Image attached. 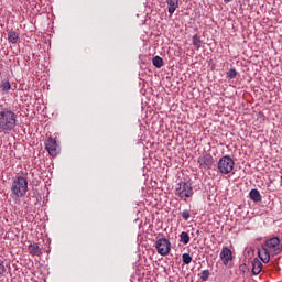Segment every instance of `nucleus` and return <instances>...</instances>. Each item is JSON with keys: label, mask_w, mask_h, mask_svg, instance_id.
Returning <instances> with one entry per match:
<instances>
[{"label": "nucleus", "mask_w": 282, "mask_h": 282, "mask_svg": "<svg viewBox=\"0 0 282 282\" xmlns=\"http://www.w3.org/2000/svg\"><path fill=\"white\" fill-rule=\"evenodd\" d=\"M282 246L279 237L268 239L260 249H258V256L262 263H270V257H276L281 254Z\"/></svg>", "instance_id": "nucleus-1"}, {"label": "nucleus", "mask_w": 282, "mask_h": 282, "mask_svg": "<svg viewBox=\"0 0 282 282\" xmlns=\"http://www.w3.org/2000/svg\"><path fill=\"white\" fill-rule=\"evenodd\" d=\"M17 127V113L12 110L0 111V133H10Z\"/></svg>", "instance_id": "nucleus-2"}, {"label": "nucleus", "mask_w": 282, "mask_h": 282, "mask_svg": "<svg viewBox=\"0 0 282 282\" xmlns=\"http://www.w3.org/2000/svg\"><path fill=\"white\" fill-rule=\"evenodd\" d=\"M11 193L17 199L25 197V195L28 194V178L23 176H17L13 180Z\"/></svg>", "instance_id": "nucleus-3"}, {"label": "nucleus", "mask_w": 282, "mask_h": 282, "mask_svg": "<svg viewBox=\"0 0 282 282\" xmlns=\"http://www.w3.org/2000/svg\"><path fill=\"white\" fill-rule=\"evenodd\" d=\"M175 195L178 197V199L186 202L189 199V197H193V184H191V182L178 183L175 189Z\"/></svg>", "instance_id": "nucleus-4"}, {"label": "nucleus", "mask_w": 282, "mask_h": 282, "mask_svg": "<svg viewBox=\"0 0 282 282\" xmlns=\"http://www.w3.org/2000/svg\"><path fill=\"white\" fill-rule=\"evenodd\" d=\"M218 171L223 175H228L231 171H235V160L228 155L223 156L218 162Z\"/></svg>", "instance_id": "nucleus-5"}, {"label": "nucleus", "mask_w": 282, "mask_h": 282, "mask_svg": "<svg viewBox=\"0 0 282 282\" xmlns=\"http://www.w3.org/2000/svg\"><path fill=\"white\" fill-rule=\"evenodd\" d=\"M45 149L52 158H56L58 153H61V145L58 144V141H56V138L48 137L45 141Z\"/></svg>", "instance_id": "nucleus-6"}, {"label": "nucleus", "mask_w": 282, "mask_h": 282, "mask_svg": "<svg viewBox=\"0 0 282 282\" xmlns=\"http://www.w3.org/2000/svg\"><path fill=\"white\" fill-rule=\"evenodd\" d=\"M155 248L159 254L166 257L171 252V241L166 238H161L156 241Z\"/></svg>", "instance_id": "nucleus-7"}, {"label": "nucleus", "mask_w": 282, "mask_h": 282, "mask_svg": "<svg viewBox=\"0 0 282 282\" xmlns=\"http://www.w3.org/2000/svg\"><path fill=\"white\" fill-rule=\"evenodd\" d=\"M198 164L200 169H212L213 164H215V158L208 153H205L198 158Z\"/></svg>", "instance_id": "nucleus-8"}, {"label": "nucleus", "mask_w": 282, "mask_h": 282, "mask_svg": "<svg viewBox=\"0 0 282 282\" xmlns=\"http://www.w3.org/2000/svg\"><path fill=\"white\" fill-rule=\"evenodd\" d=\"M220 260L223 261L224 265H228L230 261H232V250L228 247H223L220 251Z\"/></svg>", "instance_id": "nucleus-9"}, {"label": "nucleus", "mask_w": 282, "mask_h": 282, "mask_svg": "<svg viewBox=\"0 0 282 282\" xmlns=\"http://www.w3.org/2000/svg\"><path fill=\"white\" fill-rule=\"evenodd\" d=\"M28 250L31 257H41V254H43V251L41 250V247H39L37 243L29 245Z\"/></svg>", "instance_id": "nucleus-10"}, {"label": "nucleus", "mask_w": 282, "mask_h": 282, "mask_svg": "<svg viewBox=\"0 0 282 282\" xmlns=\"http://www.w3.org/2000/svg\"><path fill=\"white\" fill-rule=\"evenodd\" d=\"M263 270V263L260 262L259 259H253L252 261V272L253 274H261V271Z\"/></svg>", "instance_id": "nucleus-11"}, {"label": "nucleus", "mask_w": 282, "mask_h": 282, "mask_svg": "<svg viewBox=\"0 0 282 282\" xmlns=\"http://www.w3.org/2000/svg\"><path fill=\"white\" fill-rule=\"evenodd\" d=\"M176 8H180V0H167V12L170 14H173Z\"/></svg>", "instance_id": "nucleus-12"}, {"label": "nucleus", "mask_w": 282, "mask_h": 282, "mask_svg": "<svg viewBox=\"0 0 282 282\" xmlns=\"http://www.w3.org/2000/svg\"><path fill=\"white\" fill-rule=\"evenodd\" d=\"M0 89L1 91H3L4 94H8V91H10V89H12L14 91V89H17V86H14L12 88V84H10L9 80L7 82H2L1 85H0Z\"/></svg>", "instance_id": "nucleus-13"}, {"label": "nucleus", "mask_w": 282, "mask_h": 282, "mask_svg": "<svg viewBox=\"0 0 282 282\" xmlns=\"http://www.w3.org/2000/svg\"><path fill=\"white\" fill-rule=\"evenodd\" d=\"M8 41L9 43L15 44L19 41V33L17 31H9L8 32Z\"/></svg>", "instance_id": "nucleus-14"}, {"label": "nucleus", "mask_w": 282, "mask_h": 282, "mask_svg": "<svg viewBox=\"0 0 282 282\" xmlns=\"http://www.w3.org/2000/svg\"><path fill=\"white\" fill-rule=\"evenodd\" d=\"M152 65L160 69L161 67H164V59H162L160 56H155L152 58Z\"/></svg>", "instance_id": "nucleus-15"}, {"label": "nucleus", "mask_w": 282, "mask_h": 282, "mask_svg": "<svg viewBox=\"0 0 282 282\" xmlns=\"http://www.w3.org/2000/svg\"><path fill=\"white\" fill-rule=\"evenodd\" d=\"M249 197L253 202H261V193H259L258 189H251L249 193Z\"/></svg>", "instance_id": "nucleus-16"}, {"label": "nucleus", "mask_w": 282, "mask_h": 282, "mask_svg": "<svg viewBox=\"0 0 282 282\" xmlns=\"http://www.w3.org/2000/svg\"><path fill=\"white\" fill-rule=\"evenodd\" d=\"M191 242V236H188V232L182 231L181 232V243H184V246H188Z\"/></svg>", "instance_id": "nucleus-17"}, {"label": "nucleus", "mask_w": 282, "mask_h": 282, "mask_svg": "<svg viewBox=\"0 0 282 282\" xmlns=\"http://www.w3.org/2000/svg\"><path fill=\"white\" fill-rule=\"evenodd\" d=\"M192 44L194 45V47H196V50H199V47H202V40L199 39V35L195 34L193 36Z\"/></svg>", "instance_id": "nucleus-18"}, {"label": "nucleus", "mask_w": 282, "mask_h": 282, "mask_svg": "<svg viewBox=\"0 0 282 282\" xmlns=\"http://www.w3.org/2000/svg\"><path fill=\"white\" fill-rule=\"evenodd\" d=\"M182 259H183V263L185 265H189V263L193 261V257H191V254H188V253H184L182 256Z\"/></svg>", "instance_id": "nucleus-19"}, {"label": "nucleus", "mask_w": 282, "mask_h": 282, "mask_svg": "<svg viewBox=\"0 0 282 282\" xmlns=\"http://www.w3.org/2000/svg\"><path fill=\"white\" fill-rule=\"evenodd\" d=\"M208 276H210V271H208V270L202 271V273H200L202 281H208Z\"/></svg>", "instance_id": "nucleus-20"}, {"label": "nucleus", "mask_w": 282, "mask_h": 282, "mask_svg": "<svg viewBox=\"0 0 282 282\" xmlns=\"http://www.w3.org/2000/svg\"><path fill=\"white\" fill-rule=\"evenodd\" d=\"M182 217L185 221H188V219H191V212H188V209L183 210Z\"/></svg>", "instance_id": "nucleus-21"}, {"label": "nucleus", "mask_w": 282, "mask_h": 282, "mask_svg": "<svg viewBox=\"0 0 282 282\" xmlns=\"http://www.w3.org/2000/svg\"><path fill=\"white\" fill-rule=\"evenodd\" d=\"M228 78H237V70L235 68H231L227 73Z\"/></svg>", "instance_id": "nucleus-22"}, {"label": "nucleus", "mask_w": 282, "mask_h": 282, "mask_svg": "<svg viewBox=\"0 0 282 282\" xmlns=\"http://www.w3.org/2000/svg\"><path fill=\"white\" fill-rule=\"evenodd\" d=\"M6 274V265L3 264V260L0 259V276Z\"/></svg>", "instance_id": "nucleus-23"}, {"label": "nucleus", "mask_w": 282, "mask_h": 282, "mask_svg": "<svg viewBox=\"0 0 282 282\" xmlns=\"http://www.w3.org/2000/svg\"><path fill=\"white\" fill-rule=\"evenodd\" d=\"M232 0H224V3H230Z\"/></svg>", "instance_id": "nucleus-24"}, {"label": "nucleus", "mask_w": 282, "mask_h": 282, "mask_svg": "<svg viewBox=\"0 0 282 282\" xmlns=\"http://www.w3.org/2000/svg\"><path fill=\"white\" fill-rule=\"evenodd\" d=\"M0 78H1V72H0Z\"/></svg>", "instance_id": "nucleus-25"}]
</instances>
